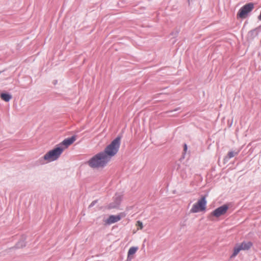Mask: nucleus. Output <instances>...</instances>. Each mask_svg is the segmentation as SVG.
Instances as JSON below:
<instances>
[{"instance_id": "1", "label": "nucleus", "mask_w": 261, "mask_h": 261, "mask_svg": "<svg viewBox=\"0 0 261 261\" xmlns=\"http://www.w3.org/2000/svg\"><path fill=\"white\" fill-rule=\"evenodd\" d=\"M121 137L117 136L108 145L103 151L93 156L89 161L88 165L93 168L103 167L116 154L120 145Z\"/></svg>"}, {"instance_id": "2", "label": "nucleus", "mask_w": 261, "mask_h": 261, "mask_svg": "<svg viewBox=\"0 0 261 261\" xmlns=\"http://www.w3.org/2000/svg\"><path fill=\"white\" fill-rule=\"evenodd\" d=\"M64 150V148L58 145L53 149L47 152L37 161L40 165L57 160L59 158Z\"/></svg>"}, {"instance_id": "3", "label": "nucleus", "mask_w": 261, "mask_h": 261, "mask_svg": "<svg viewBox=\"0 0 261 261\" xmlns=\"http://www.w3.org/2000/svg\"><path fill=\"white\" fill-rule=\"evenodd\" d=\"M206 200L205 196H203L197 202L195 203L190 210L191 213H196L204 211L206 208Z\"/></svg>"}, {"instance_id": "4", "label": "nucleus", "mask_w": 261, "mask_h": 261, "mask_svg": "<svg viewBox=\"0 0 261 261\" xmlns=\"http://www.w3.org/2000/svg\"><path fill=\"white\" fill-rule=\"evenodd\" d=\"M254 5L252 3L245 4L239 10L237 16L240 18H245L247 14L253 9Z\"/></svg>"}, {"instance_id": "5", "label": "nucleus", "mask_w": 261, "mask_h": 261, "mask_svg": "<svg viewBox=\"0 0 261 261\" xmlns=\"http://www.w3.org/2000/svg\"><path fill=\"white\" fill-rule=\"evenodd\" d=\"M228 206L227 204H223L214 210L210 215V217L214 216L218 218L224 215L228 210Z\"/></svg>"}, {"instance_id": "6", "label": "nucleus", "mask_w": 261, "mask_h": 261, "mask_svg": "<svg viewBox=\"0 0 261 261\" xmlns=\"http://www.w3.org/2000/svg\"><path fill=\"white\" fill-rule=\"evenodd\" d=\"M122 195L120 194H116L114 197V201L109 204L108 208L112 209L117 208L120 205Z\"/></svg>"}, {"instance_id": "7", "label": "nucleus", "mask_w": 261, "mask_h": 261, "mask_svg": "<svg viewBox=\"0 0 261 261\" xmlns=\"http://www.w3.org/2000/svg\"><path fill=\"white\" fill-rule=\"evenodd\" d=\"M123 216L122 213L117 215H110L109 218L105 221L106 224L110 225L112 223L118 222L121 220Z\"/></svg>"}, {"instance_id": "8", "label": "nucleus", "mask_w": 261, "mask_h": 261, "mask_svg": "<svg viewBox=\"0 0 261 261\" xmlns=\"http://www.w3.org/2000/svg\"><path fill=\"white\" fill-rule=\"evenodd\" d=\"M76 140V136H73L71 137L68 138L64 140L60 144V146H65V148H67L69 145L72 144Z\"/></svg>"}, {"instance_id": "9", "label": "nucleus", "mask_w": 261, "mask_h": 261, "mask_svg": "<svg viewBox=\"0 0 261 261\" xmlns=\"http://www.w3.org/2000/svg\"><path fill=\"white\" fill-rule=\"evenodd\" d=\"M239 152V151H229L224 158V163L227 162L231 158L235 156L236 155H237Z\"/></svg>"}, {"instance_id": "10", "label": "nucleus", "mask_w": 261, "mask_h": 261, "mask_svg": "<svg viewBox=\"0 0 261 261\" xmlns=\"http://www.w3.org/2000/svg\"><path fill=\"white\" fill-rule=\"evenodd\" d=\"M239 245L240 246L242 250H249L252 246V243L250 241H244Z\"/></svg>"}, {"instance_id": "11", "label": "nucleus", "mask_w": 261, "mask_h": 261, "mask_svg": "<svg viewBox=\"0 0 261 261\" xmlns=\"http://www.w3.org/2000/svg\"><path fill=\"white\" fill-rule=\"evenodd\" d=\"M0 97L6 102H8L12 98V95L8 93H2L0 95Z\"/></svg>"}, {"instance_id": "12", "label": "nucleus", "mask_w": 261, "mask_h": 261, "mask_svg": "<svg viewBox=\"0 0 261 261\" xmlns=\"http://www.w3.org/2000/svg\"><path fill=\"white\" fill-rule=\"evenodd\" d=\"M241 250H242V249L239 245L236 246L233 248V253L231 255L230 258L234 257Z\"/></svg>"}, {"instance_id": "13", "label": "nucleus", "mask_w": 261, "mask_h": 261, "mask_svg": "<svg viewBox=\"0 0 261 261\" xmlns=\"http://www.w3.org/2000/svg\"><path fill=\"white\" fill-rule=\"evenodd\" d=\"M258 32H259L258 28H256L254 30L250 31L249 32L248 35L250 37H251L252 38H253L258 35Z\"/></svg>"}, {"instance_id": "14", "label": "nucleus", "mask_w": 261, "mask_h": 261, "mask_svg": "<svg viewBox=\"0 0 261 261\" xmlns=\"http://www.w3.org/2000/svg\"><path fill=\"white\" fill-rule=\"evenodd\" d=\"M26 245L24 240L22 238L20 240H19L17 243L16 244L15 247L16 248H20L23 247H25Z\"/></svg>"}, {"instance_id": "15", "label": "nucleus", "mask_w": 261, "mask_h": 261, "mask_svg": "<svg viewBox=\"0 0 261 261\" xmlns=\"http://www.w3.org/2000/svg\"><path fill=\"white\" fill-rule=\"evenodd\" d=\"M138 249V248L137 247H132L129 248L128 250V253H127V256L129 257H132L131 256L133 254H134L137 250Z\"/></svg>"}, {"instance_id": "16", "label": "nucleus", "mask_w": 261, "mask_h": 261, "mask_svg": "<svg viewBox=\"0 0 261 261\" xmlns=\"http://www.w3.org/2000/svg\"><path fill=\"white\" fill-rule=\"evenodd\" d=\"M98 200H95L94 201H93L91 204L89 205V208H91L92 207H93L96 203H97Z\"/></svg>"}, {"instance_id": "17", "label": "nucleus", "mask_w": 261, "mask_h": 261, "mask_svg": "<svg viewBox=\"0 0 261 261\" xmlns=\"http://www.w3.org/2000/svg\"><path fill=\"white\" fill-rule=\"evenodd\" d=\"M137 225L139 227H140V229H142L143 228V224H142V223L141 221H138L137 222Z\"/></svg>"}, {"instance_id": "18", "label": "nucleus", "mask_w": 261, "mask_h": 261, "mask_svg": "<svg viewBox=\"0 0 261 261\" xmlns=\"http://www.w3.org/2000/svg\"><path fill=\"white\" fill-rule=\"evenodd\" d=\"M133 257H129L127 256L126 260L125 261H131Z\"/></svg>"}, {"instance_id": "19", "label": "nucleus", "mask_w": 261, "mask_h": 261, "mask_svg": "<svg viewBox=\"0 0 261 261\" xmlns=\"http://www.w3.org/2000/svg\"><path fill=\"white\" fill-rule=\"evenodd\" d=\"M187 150V144H184V151H186Z\"/></svg>"}, {"instance_id": "20", "label": "nucleus", "mask_w": 261, "mask_h": 261, "mask_svg": "<svg viewBox=\"0 0 261 261\" xmlns=\"http://www.w3.org/2000/svg\"><path fill=\"white\" fill-rule=\"evenodd\" d=\"M3 71H0V74Z\"/></svg>"}]
</instances>
